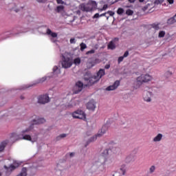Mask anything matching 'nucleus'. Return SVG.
<instances>
[{"label":"nucleus","instance_id":"f257e3e1","mask_svg":"<svg viewBox=\"0 0 176 176\" xmlns=\"http://www.w3.org/2000/svg\"><path fill=\"white\" fill-rule=\"evenodd\" d=\"M32 130V125L29 128L22 131L19 135L20 140H25L26 141H30V142H36L38 141V135L35 134L31 137L30 135L25 134V133H29Z\"/></svg>","mask_w":176,"mask_h":176},{"label":"nucleus","instance_id":"f03ea898","mask_svg":"<svg viewBox=\"0 0 176 176\" xmlns=\"http://www.w3.org/2000/svg\"><path fill=\"white\" fill-rule=\"evenodd\" d=\"M109 155V148L103 150L102 156L99 157V166H103V171H105V165L111 164L112 163V159L107 157Z\"/></svg>","mask_w":176,"mask_h":176},{"label":"nucleus","instance_id":"7ed1b4c3","mask_svg":"<svg viewBox=\"0 0 176 176\" xmlns=\"http://www.w3.org/2000/svg\"><path fill=\"white\" fill-rule=\"evenodd\" d=\"M97 5L96 1L89 0L87 3L80 4L78 8L82 12H93L94 9H97Z\"/></svg>","mask_w":176,"mask_h":176},{"label":"nucleus","instance_id":"20e7f679","mask_svg":"<svg viewBox=\"0 0 176 176\" xmlns=\"http://www.w3.org/2000/svg\"><path fill=\"white\" fill-rule=\"evenodd\" d=\"M104 75H105V69H100L96 75L91 76L89 78L85 77V79L88 82L89 85H94V83H97Z\"/></svg>","mask_w":176,"mask_h":176},{"label":"nucleus","instance_id":"39448f33","mask_svg":"<svg viewBox=\"0 0 176 176\" xmlns=\"http://www.w3.org/2000/svg\"><path fill=\"white\" fill-rule=\"evenodd\" d=\"M72 59H71V58L69 57V54L65 52L64 54L62 55V68H65V69L71 68L72 67Z\"/></svg>","mask_w":176,"mask_h":176},{"label":"nucleus","instance_id":"423d86ee","mask_svg":"<svg viewBox=\"0 0 176 176\" xmlns=\"http://www.w3.org/2000/svg\"><path fill=\"white\" fill-rule=\"evenodd\" d=\"M152 79H153V77L149 74H142L137 78L136 82L139 86H141L142 83H147V82H151Z\"/></svg>","mask_w":176,"mask_h":176},{"label":"nucleus","instance_id":"0eeeda50","mask_svg":"<svg viewBox=\"0 0 176 176\" xmlns=\"http://www.w3.org/2000/svg\"><path fill=\"white\" fill-rule=\"evenodd\" d=\"M74 119H80L81 120H86V113L82 110L78 109L72 113Z\"/></svg>","mask_w":176,"mask_h":176},{"label":"nucleus","instance_id":"6e6552de","mask_svg":"<svg viewBox=\"0 0 176 176\" xmlns=\"http://www.w3.org/2000/svg\"><path fill=\"white\" fill-rule=\"evenodd\" d=\"M152 96H153L152 89L149 88L148 91H144L143 93L144 101H146V102H151L152 101Z\"/></svg>","mask_w":176,"mask_h":176},{"label":"nucleus","instance_id":"1a4fd4ad","mask_svg":"<svg viewBox=\"0 0 176 176\" xmlns=\"http://www.w3.org/2000/svg\"><path fill=\"white\" fill-rule=\"evenodd\" d=\"M20 166V163L17 162H14L13 164L10 165V166H6V165L4 166V168L6 170L7 174H10L12 171H14V170H16L17 167Z\"/></svg>","mask_w":176,"mask_h":176},{"label":"nucleus","instance_id":"9d476101","mask_svg":"<svg viewBox=\"0 0 176 176\" xmlns=\"http://www.w3.org/2000/svg\"><path fill=\"white\" fill-rule=\"evenodd\" d=\"M82 90H83V82L78 81L74 86L73 93L74 94H78Z\"/></svg>","mask_w":176,"mask_h":176},{"label":"nucleus","instance_id":"9b49d317","mask_svg":"<svg viewBox=\"0 0 176 176\" xmlns=\"http://www.w3.org/2000/svg\"><path fill=\"white\" fill-rule=\"evenodd\" d=\"M82 90H83V82L78 81L74 86L73 93L74 94H78Z\"/></svg>","mask_w":176,"mask_h":176},{"label":"nucleus","instance_id":"f8f14e48","mask_svg":"<svg viewBox=\"0 0 176 176\" xmlns=\"http://www.w3.org/2000/svg\"><path fill=\"white\" fill-rule=\"evenodd\" d=\"M50 101V98H49V95L45 94L41 95L38 97V104H47Z\"/></svg>","mask_w":176,"mask_h":176},{"label":"nucleus","instance_id":"ddd939ff","mask_svg":"<svg viewBox=\"0 0 176 176\" xmlns=\"http://www.w3.org/2000/svg\"><path fill=\"white\" fill-rule=\"evenodd\" d=\"M174 74H175V68H174V67H169L164 73V76L166 79H168L169 78H171Z\"/></svg>","mask_w":176,"mask_h":176},{"label":"nucleus","instance_id":"4468645a","mask_svg":"<svg viewBox=\"0 0 176 176\" xmlns=\"http://www.w3.org/2000/svg\"><path fill=\"white\" fill-rule=\"evenodd\" d=\"M87 109H89V111H94L96 110V108H97V105L96 104V101L94 100H91L87 103Z\"/></svg>","mask_w":176,"mask_h":176},{"label":"nucleus","instance_id":"2eb2a0df","mask_svg":"<svg viewBox=\"0 0 176 176\" xmlns=\"http://www.w3.org/2000/svg\"><path fill=\"white\" fill-rule=\"evenodd\" d=\"M120 85V81L116 80L112 85H109L106 88L107 91H113V90H116L118 87Z\"/></svg>","mask_w":176,"mask_h":176},{"label":"nucleus","instance_id":"dca6fc26","mask_svg":"<svg viewBox=\"0 0 176 176\" xmlns=\"http://www.w3.org/2000/svg\"><path fill=\"white\" fill-rule=\"evenodd\" d=\"M33 124H43V123H46V120L43 118H39L36 116V118L32 120Z\"/></svg>","mask_w":176,"mask_h":176},{"label":"nucleus","instance_id":"f3484780","mask_svg":"<svg viewBox=\"0 0 176 176\" xmlns=\"http://www.w3.org/2000/svg\"><path fill=\"white\" fill-rule=\"evenodd\" d=\"M118 41H119V38H116L111 41H110L107 45V49H110L111 50H113L116 49V45H115V42L116 41L118 42Z\"/></svg>","mask_w":176,"mask_h":176},{"label":"nucleus","instance_id":"a211bd4d","mask_svg":"<svg viewBox=\"0 0 176 176\" xmlns=\"http://www.w3.org/2000/svg\"><path fill=\"white\" fill-rule=\"evenodd\" d=\"M126 163H133V162H135V155L129 154L125 158Z\"/></svg>","mask_w":176,"mask_h":176},{"label":"nucleus","instance_id":"6ab92c4d","mask_svg":"<svg viewBox=\"0 0 176 176\" xmlns=\"http://www.w3.org/2000/svg\"><path fill=\"white\" fill-rule=\"evenodd\" d=\"M47 34L50 35V36H52V38H51L52 42H56L54 38H57L58 34L56 32H52L50 29L47 30Z\"/></svg>","mask_w":176,"mask_h":176},{"label":"nucleus","instance_id":"aec40b11","mask_svg":"<svg viewBox=\"0 0 176 176\" xmlns=\"http://www.w3.org/2000/svg\"><path fill=\"white\" fill-rule=\"evenodd\" d=\"M163 140V134L158 133L157 135H155L153 138L152 142H160Z\"/></svg>","mask_w":176,"mask_h":176},{"label":"nucleus","instance_id":"412c9836","mask_svg":"<svg viewBox=\"0 0 176 176\" xmlns=\"http://www.w3.org/2000/svg\"><path fill=\"white\" fill-rule=\"evenodd\" d=\"M107 131H108V126H107V125L102 126L100 131L98 132L97 135H98L99 137H102V135H104V134H105Z\"/></svg>","mask_w":176,"mask_h":176},{"label":"nucleus","instance_id":"4be33fe9","mask_svg":"<svg viewBox=\"0 0 176 176\" xmlns=\"http://www.w3.org/2000/svg\"><path fill=\"white\" fill-rule=\"evenodd\" d=\"M9 144V140H3L0 143V153L1 152H3L5 151V148H6V146Z\"/></svg>","mask_w":176,"mask_h":176},{"label":"nucleus","instance_id":"5701e85b","mask_svg":"<svg viewBox=\"0 0 176 176\" xmlns=\"http://www.w3.org/2000/svg\"><path fill=\"white\" fill-rule=\"evenodd\" d=\"M126 171H127V165L123 164L120 167V173L126 175Z\"/></svg>","mask_w":176,"mask_h":176},{"label":"nucleus","instance_id":"b1692460","mask_svg":"<svg viewBox=\"0 0 176 176\" xmlns=\"http://www.w3.org/2000/svg\"><path fill=\"white\" fill-rule=\"evenodd\" d=\"M54 75H60L61 69L58 66H54L52 69Z\"/></svg>","mask_w":176,"mask_h":176},{"label":"nucleus","instance_id":"393cba45","mask_svg":"<svg viewBox=\"0 0 176 176\" xmlns=\"http://www.w3.org/2000/svg\"><path fill=\"white\" fill-rule=\"evenodd\" d=\"M155 171H156V166L151 165L148 168V174H153Z\"/></svg>","mask_w":176,"mask_h":176},{"label":"nucleus","instance_id":"a878e982","mask_svg":"<svg viewBox=\"0 0 176 176\" xmlns=\"http://www.w3.org/2000/svg\"><path fill=\"white\" fill-rule=\"evenodd\" d=\"M176 23V17L175 15L173 17L170 18L167 20V24L171 25Z\"/></svg>","mask_w":176,"mask_h":176},{"label":"nucleus","instance_id":"bb28decb","mask_svg":"<svg viewBox=\"0 0 176 176\" xmlns=\"http://www.w3.org/2000/svg\"><path fill=\"white\" fill-rule=\"evenodd\" d=\"M27 168H23L21 173L17 176H27Z\"/></svg>","mask_w":176,"mask_h":176},{"label":"nucleus","instance_id":"cd10ccee","mask_svg":"<svg viewBox=\"0 0 176 176\" xmlns=\"http://www.w3.org/2000/svg\"><path fill=\"white\" fill-rule=\"evenodd\" d=\"M67 135V133H62L59 135L58 136L56 137V141H61V140H63V138H65Z\"/></svg>","mask_w":176,"mask_h":176},{"label":"nucleus","instance_id":"c85d7f7f","mask_svg":"<svg viewBox=\"0 0 176 176\" xmlns=\"http://www.w3.org/2000/svg\"><path fill=\"white\" fill-rule=\"evenodd\" d=\"M97 137H100L99 135H95L92 137H91L88 140V144H90V142H94V141L97 140Z\"/></svg>","mask_w":176,"mask_h":176},{"label":"nucleus","instance_id":"c756f323","mask_svg":"<svg viewBox=\"0 0 176 176\" xmlns=\"http://www.w3.org/2000/svg\"><path fill=\"white\" fill-rule=\"evenodd\" d=\"M47 79V77H42L41 78H39L36 80V83H43V82H45V80Z\"/></svg>","mask_w":176,"mask_h":176},{"label":"nucleus","instance_id":"7c9ffc66","mask_svg":"<svg viewBox=\"0 0 176 176\" xmlns=\"http://www.w3.org/2000/svg\"><path fill=\"white\" fill-rule=\"evenodd\" d=\"M56 12L60 13V12H64V6H58L56 7Z\"/></svg>","mask_w":176,"mask_h":176},{"label":"nucleus","instance_id":"2f4dec72","mask_svg":"<svg viewBox=\"0 0 176 176\" xmlns=\"http://www.w3.org/2000/svg\"><path fill=\"white\" fill-rule=\"evenodd\" d=\"M80 47L81 52H83V50H85V49H87V45L85 43H81L80 44Z\"/></svg>","mask_w":176,"mask_h":176},{"label":"nucleus","instance_id":"473e14b6","mask_svg":"<svg viewBox=\"0 0 176 176\" xmlns=\"http://www.w3.org/2000/svg\"><path fill=\"white\" fill-rule=\"evenodd\" d=\"M66 108H74V107H76V103H72V101L65 105Z\"/></svg>","mask_w":176,"mask_h":176},{"label":"nucleus","instance_id":"72a5a7b5","mask_svg":"<svg viewBox=\"0 0 176 176\" xmlns=\"http://www.w3.org/2000/svg\"><path fill=\"white\" fill-rule=\"evenodd\" d=\"M126 14L127 16H133V14H134V11H133L132 10L128 9L126 11Z\"/></svg>","mask_w":176,"mask_h":176},{"label":"nucleus","instance_id":"f704fd0d","mask_svg":"<svg viewBox=\"0 0 176 176\" xmlns=\"http://www.w3.org/2000/svg\"><path fill=\"white\" fill-rule=\"evenodd\" d=\"M166 35V32L165 31H160L158 37L159 38H164V36Z\"/></svg>","mask_w":176,"mask_h":176},{"label":"nucleus","instance_id":"c9c22d12","mask_svg":"<svg viewBox=\"0 0 176 176\" xmlns=\"http://www.w3.org/2000/svg\"><path fill=\"white\" fill-rule=\"evenodd\" d=\"M74 64L76 65H79L80 64V58H76L74 59Z\"/></svg>","mask_w":176,"mask_h":176},{"label":"nucleus","instance_id":"e433bc0d","mask_svg":"<svg viewBox=\"0 0 176 176\" xmlns=\"http://www.w3.org/2000/svg\"><path fill=\"white\" fill-rule=\"evenodd\" d=\"M117 13L118 14H123V13H124V10H123V8H118L117 10Z\"/></svg>","mask_w":176,"mask_h":176},{"label":"nucleus","instance_id":"4c0bfd02","mask_svg":"<svg viewBox=\"0 0 176 176\" xmlns=\"http://www.w3.org/2000/svg\"><path fill=\"white\" fill-rule=\"evenodd\" d=\"M153 28H154V30L156 31H159V30H160V27H159V25L157 24L153 25Z\"/></svg>","mask_w":176,"mask_h":176},{"label":"nucleus","instance_id":"58836bf2","mask_svg":"<svg viewBox=\"0 0 176 176\" xmlns=\"http://www.w3.org/2000/svg\"><path fill=\"white\" fill-rule=\"evenodd\" d=\"M96 53V50H91L88 52H86V54L87 55H89V54H94Z\"/></svg>","mask_w":176,"mask_h":176},{"label":"nucleus","instance_id":"ea45409f","mask_svg":"<svg viewBox=\"0 0 176 176\" xmlns=\"http://www.w3.org/2000/svg\"><path fill=\"white\" fill-rule=\"evenodd\" d=\"M69 43H70L72 45L76 43V38H70Z\"/></svg>","mask_w":176,"mask_h":176},{"label":"nucleus","instance_id":"a19ab883","mask_svg":"<svg viewBox=\"0 0 176 176\" xmlns=\"http://www.w3.org/2000/svg\"><path fill=\"white\" fill-rule=\"evenodd\" d=\"M63 170L58 169V168H56V174L57 175H62Z\"/></svg>","mask_w":176,"mask_h":176},{"label":"nucleus","instance_id":"79ce46f5","mask_svg":"<svg viewBox=\"0 0 176 176\" xmlns=\"http://www.w3.org/2000/svg\"><path fill=\"white\" fill-rule=\"evenodd\" d=\"M163 0H155V5H162Z\"/></svg>","mask_w":176,"mask_h":176},{"label":"nucleus","instance_id":"37998d69","mask_svg":"<svg viewBox=\"0 0 176 176\" xmlns=\"http://www.w3.org/2000/svg\"><path fill=\"white\" fill-rule=\"evenodd\" d=\"M58 5H65V3L63 0H56Z\"/></svg>","mask_w":176,"mask_h":176},{"label":"nucleus","instance_id":"c03bdc74","mask_svg":"<svg viewBox=\"0 0 176 176\" xmlns=\"http://www.w3.org/2000/svg\"><path fill=\"white\" fill-rule=\"evenodd\" d=\"M93 67H94V63H87V67L88 68H93Z\"/></svg>","mask_w":176,"mask_h":176},{"label":"nucleus","instance_id":"a18cd8bd","mask_svg":"<svg viewBox=\"0 0 176 176\" xmlns=\"http://www.w3.org/2000/svg\"><path fill=\"white\" fill-rule=\"evenodd\" d=\"M71 101H72V103L76 104V105H78V104H79V100H78L73 99Z\"/></svg>","mask_w":176,"mask_h":176},{"label":"nucleus","instance_id":"49530a36","mask_svg":"<svg viewBox=\"0 0 176 176\" xmlns=\"http://www.w3.org/2000/svg\"><path fill=\"white\" fill-rule=\"evenodd\" d=\"M124 59V56H120L118 60V63L120 64V63H122V61H123Z\"/></svg>","mask_w":176,"mask_h":176},{"label":"nucleus","instance_id":"de8ad7c7","mask_svg":"<svg viewBox=\"0 0 176 176\" xmlns=\"http://www.w3.org/2000/svg\"><path fill=\"white\" fill-rule=\"evenodd\" d=\"M112 176H122V175L119 172H115V173L113 174Z\"/></svg>","mask_w":176,"mask_h":176},{"label":"nucleus","instance_id":"09e8293b","mask_svg":"<svg viewBox=\"0 0 176 176\" xmlns=\"http://www.w3.org/2000/svg\"><path fill=\"white\" fill-rule=\"evenodd\" d=\"M98 17H100V14L96 13L94 15L93 19H98Z\"/></svg>","mask_w":176,"mask_h":176},{"label":"nucleus","instance_id":"8fccbe9b","mask_svg":"<svg viewBox=\"0 0 176 176\" xmlns=\"http://www.w3.org/2000/svg\"><path fill=\"white\" fill-rule=\"evenodd\" d=\"M149 6H151L150 4H147L146 6L143 8V10L145 12V10H148Z\"/></svg>","mask_w":176,"mask_h":176},{"label":"nucleus","instance_id":"3c124183","mask_svg":"<svg viewBox=\"0 0 176 176\" xmlns=\"http://www.w3.org/2000/svg\"><path fill=\"white\" fill-rule=\"evenodd\" d=\"M124 58L126 57H129V51H126L123 55Z\"/></svg>","mask_w":176,"mask_h":176},{"label":"nucleus","instance_id":"603ef678","mask_svg":"<svg viewBox=\"0 0 176 176\" xmlns=\"http://www.w3.org/2000/svg\"><path fill=\"white\" fill-rule=\"evenodd\" d=\"M107 14H109V16H113V14H115V12H113L112 11H108L107 12Z\"/></svg>","mask_w":176,"mask_h":176},{"label":"nucleus","instance_id":"864d4df0","mask_svg":"<svg viewBox=\"0 0 176 176\" xmlns=\"http://www.w3.org/2000/svg\"><path fill=\"white\" fill-rule=\"evenodd\" d=\"M17 137V135H16V133H13L12 136L11 137V141H13V140H14V138H16Z\"/></svg>","mask_w":176,"mask_h":176},{"label":"nucleus","instance_id":"5fc2aeb1","mask_svg":"<svg viewBox=\"0 0 176 176\" xmlns=\"http://www.w3.org/2000/svg\"><path fill=\"white\" fill-rule=\"evenodd\" d=\"M69 157H74V156H75V153H69Z\"/></svg>","mask_w":176,"mask_h":176},{"label":"nucleus","instance_id":"6e6d98bb","mask_svg":"<svg viewBox=\"0 0 176 176\" xmlns=\"http://www.w3.org/2000/svg\"><path fill=\"white\" fill-rule=\"evenodd\" d=\"M106 9H108V5L104 4V5L103 6V8H102V10H105Z\"/></svg>","mask_w":176,"mask_h":176},{"label":"nucleus","instance_id":"4d7b16f0","mask_svg":"<svg viewBox=\"0 0 176 176\" xmlns=\"http://www.w3.org/2000/svg\"><path fill=\"white\" fill-rule=\"evenodd\" d=\"M167 1L168 3H170V5H173V3H174V0H167Z\"/></svg>","mask_w":176,"mask_h":176},{"label":"nucleus","instance_id":"13d9d810","mask_svg":"<svg viewBox=\"0 0 176 176\" xmlns=\"http://www.w3.org/2000/svg\"><path fill=\"white\" fill-rule=\"evenodd\" d=\"M104 68H105L106 69H109V68H111V65H106L105 67H104Z\"/></svg>","mask_w":176,"mask_h":176},{"label":"nucleus","instance_id":"bf43d9fd","mask_svg":"<svg viewBox=\"0 0 176 176\" xmlns=\"http://www.w3.org/2000/svg\"><path fill=\"white\" fill-rule=\"evenodd\" d=\"M128 1L129 2V3H134V2H135V0H128Z\"/></svg>","mask_w":176,"mask_h":176},{"label":"nucleus","instance_id":"052dcab7","mask_svg":"<svg viewBox=\"0 0 176 176\" xmlns=\"http://www.w3.org/2000/svg\"><path fill=\"white\" fill-rule=\"evenodd\" d=\"M107 16V12H105V13H103V14H101L100 15V17H102V16Z\"/></svg>","mask_w":176,"mask_h":176},{"label":"nucleus","instance_id":"680f3d73","mask_svg":"<svg viewBox=\"0 0 176 176\" xmlns=\"http://www.w3.org/2000/svg\"><path fill=\"white\" fill-rule=\"evenodd\" d=\"M95 49H96V50L98 49V45H95Z\"/></svg>","mask_w":176,"mask_h":176},{"label":"nucleus","instance_id":"e2e57ef3","mask_svg":"<svg viewBox=\"0 0 176 176\" xmlns=\"http://www.w3.org/2000/svg\"><path fill=\"white\" fill-rule=\"evenodd\" d=\"M24 98H25L24 96H21V100H24Z\"/></svg>","mask_w":176,"mask_h":176},{"label":"nucleus","instance_id":"0e129e2a","mask_svg":"<svg viewBox=\"0 0 176 176\" xmlns=\"http://www.w3.org/2000/svg\"><path fill=\"white\" fill-rule=\"evenodd\" d=\"M38 2H43V0H37Z\"/></svg>","mask_w":176,"mask_h":176},{"label":"nucleus","instance_id":"69168bd1","mask_svg":"<svg viewBox=\"0 0 176 176\" xmlns=\"http://www.w3.org/2000/svg\"><path fill=\"white\" fill-rule=\"evenodd\" d=\"M27 87H28L25 86V87H23V88H22V89H27Z\"/></svg>","mask_w":176,"mask_h":176},{"label":"nucleus","instance_id":"338daca9","mask_svg":"<svg viewBox=\"0 0 176 176\" xmlns=\"http://www.w3.org/2000/svg\"><path fill=\"white\" fill-rule=\"evenodd\" d=\"M140 2H144V0H139Z\"/></svg>","mask_w":176,"mask_h":176},{"label":"nucleus","instance_id":"774afa93","mask_svg":"<svg viewBox=\"0 0 176 176\" xmlns=\"http://www.w3.org/2000/svg\"><path fill=\"white\" fill-rule=\"evenodd\" d=\"M102 10H102V8L100 9V12H102Z\"/></svg>","mask_w":176,"mask_h":176}]
</instances>
